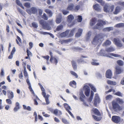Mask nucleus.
I'll return each instance as SVG.
<instances>
[{"instance_id":"nucleus-4","label":"nucleus","mask_w":124,"mask_h":124,"mask_svg":"<svg viewBox=\"0 0 124 124\" xmlns=\"http://www.w3.org/2000/svg\"><path fill=\"white\" fill-rule=\"evenodd\" d=\"M98 23L93 28V29H98L100 30L101 27H102L104 25L106 24L105 22L101 19H99L98 20Z\"/></svg>"},{"instance_id":"nucleus-41","label":"nucleus","mask_w":124,"mask_h":124,"mask_svg":"<svg viewBox=\"0 0 124 124\" xmlns=\"http://www.w3.org/2000/svg\"><path fill=\"white\" fill-rule=\"evenodd\" d=\"M117 64L120 66H122L123 65L124 63L122 61L120 60H118L117 61Z\"/></svg>"},{"instance_id":"nucleus-58","label":"nucleus","mask_w":124,"mask_h":124,"mask_svg":"<svg viewBox=\"0 0 124 124\" xmlns=\"http://www.w3.org/2000/svg\"><path fill=\"white\" fill-rule=\"evenodd\" d=\"M10 99H7L6 100V102L8 104H11L12 103V101Z\"/></svg>"},{"instance_id":"nucleus-63","label":"nucleus","mask_w":124,"mask_h":124,"mask_svg":"<svg viewBox=\"0 0 124 124\" xmlns=\"http://www.w3.org/2000/svg\"><path fill=\"white\" fill-rule=\"evenodd\" d=\"M106 30L107 31H109L111 30H113V28L111 27H107L105 28Z\"/></svg>"},{"instance_id":"nucleus-40","label":"nucleus","mask_w":124,"mask_h":124,"mask_svg":"<svg viewBox=\"0 0 124 124\" xmlns=\"http://www.w3.org/2000/svg\"><path fill=\"white\" fill-rule=\"evenodd\" d=\"M16 2L17 4L20 6L23 9H24V7L23 6L22 4L20 3L19 0H16Z\"/></svg>"},{"instance_id":"nucleus-49","label":"nucleus","mask_w":124,"mask_h":124,"mask_svg":"<svg viewBox=\"0 0 124 124\" xmlns=\"http://www.w3.org/2000/svg\"><path fill=\"white\" fill-rule=\"evenodd\" d=\"M70 73L72 75L74 76L76 78H78V75L74 72L71 71H70Z\"/></svg>"},{"instance_id":"nucleus-8","label":"nucleus","mask_w":124,"mask_h":124,"mask_svg":"<svg viewBox=\"0 0 124 124\" xmlns=\"http://www.w3.org/2000/svg\"><path fill=\"white\" fill-rule=\"evenodd\" d=\"M111 120L114 123L118 124L120 122L121 118L119 116H112Z\"/></svg>"},{"instance_id":"nucleus-36","label":"nucleus","mask_w":124,"mask_h":124,"mask_svg":"<svg viewBox=\"0 0 124 124\" xmlns=\"http://www.w3.org/2000/svg\"><path fill=\"white\" fill-rule=\"evenodd\" d=\"M85 97V96L83 93H81L79 97L80 100L82 102L84 101V99Z\"/></svg>"},{"instance_id":"nucleus-29","label":"nucleus","mask_w":124,"mask_h":124,"mask_svg":"<svg viewBox=\"0 0 124 124\" xmlns=\"http://www.w3.org/2000/svg\"><path fill=\"white\" fill-rule=\"evenodd\" d=\"M94 93L93 91H91V92L90 96L89 98L88 99V101L91 102L92 101L94 95Z\"/></svg>"},{"instance_id":"nucleus-60","label":"nucleus","mask_w":124,"mask_h":124,"mask_svg":"<svg viewBox=\"0 0 124 124\" xmlns=\"http://www.w3.org/2000/svg\"><path fill=\"white\" fill-rule=\"evenodd\" d=\"M91 64L95 66H97L99 65V63L98 62H96L95 61L93 62H91Z\"/></svg>"},{"instance_id":"nucleus-42","label":"nucleus","mask_w":124,"mask_h":124,"mask_svg":"<svg viewBox=\"0 0 124 124\" xmlns=\"http://www.w3.org/2000/svg\"><path fill=\"white\" fill-rule=\"evenodd\" d=\"M63 27V26L62 24H60L57 26L56 29V30L57 31L61 30H62Z\"/></svg>"},{"instance_id":"nucleus-13","label":"nucleus","mask_w":124,"mask_h":124,"mask_svg":"<svg viewBox=\"0 0 124 124\" xmlns=\"http://www.w3.org/2000/svg\"><path fill=\"white\" fill-rule=\"evenodd\" d=\"M26 82L27 84L29 85L28 88L29 89L30 91L32 92V93H34V92L32 88L31 87V85L29 81L28 78L26 80Z\"/></svg>"},{"instance_id":"nucleus-54","label":"nucleus","mask_w":124,"mask_h":124,"mask_svg":"<svg viewBox=\"0 0 124 124\" xmlns=\"http://www.w3.org/2000/svg\"><path fill=\"white\" fill-rule=\"evenodd\" d=\"M115 94L119 96H122V94L121 93V92H117Z\"/></svg>"},{"instance_id":"nucleus-17","label":"nucleus","mask_w":124,"mask_h":124,"mask_svg":"<svg viewBox=\"0 0 124 124\" xmlns=\"http://www.w3.org/2000/svg\"><path fill=\"white\" fill-rule=\"evenodd\" d=\"M69 32V30H67L64 32H63L61 33L60 34V35L62 37H65L68 35Z\"/></svg>"},{"instance_id":"nucleus-31","label":"nucleus","mask_w":124,"mask_h":124,"mask_svg":"<svg viewBox=\"0 0 124 124\" xmlns=\"http://www.w3.org/2000/svg\"><path fill=\"white\" fill-rule=\"evenodd\" d=\"M58 58H56L55 57H53V59L52 60V62H50L52 63H54L55 65H57L58 63Z\"/></svg>"},{"instance_id":"nucleus-15","label":"nucleus","mask_w":124,"mask_h":124,"mask_svg":"<svg viewBox=\"0 0 124 124\" xmlns=\"http://www.w3.org/2000/svg\"><path fill=\"white\" fill-rule=\"evenodd\" d=\"M116 72L117 74H119L121 73L123 71V70L119 66H116L115 68Z\"/></svg>"},{"instance_id":"nucleus-61","label":"nucleus","mask_w":124,"mask_h":124,"mask_svg":"<svg viewBox=\"0 0 124 124\" xmlns=\"http://www.w3.org/2000/svg\"><path fill=\"white\" fill-rule=\"evenodd\" d=\"M49 96H47L46 97V98H45V100L46 102V103L47 104H48L49 103V101L48 98Z\"/></svg>"},{"instance_id":"nucleus-19","label":"nucleus","mask_w":124,"mask_h":124,"mask_svg":"<svg viewBox=\"0 0 124 124\" xmlns=\"http://www.w3.org/2000/svg\"><path fill=\"white\" fill-rule=\"evenodd\" d=\"M83 30L81 29H78V32L75 34L76 37H78L80 36L82 33Z\"/></svg>"},{"instance_id":"nucleus-24","label":"nucleus","mask_w":124,"mask_h":124,"mask_svg":"<svg viewBox=\"0 0 124 124\" xmlns=\"http://www.w3.org/2000/svg\"><path fill=\"white\" fill-rule=\"evenodd\" d=\"M97 21L96 19L95 18H93L91 20L90 25L92 26L95 24Z\"/></svg>"},{"instance_id":"nucleus-27","label":"nucleus","mask_w":124,"mask_h":124,"mask_svg":"<svg viewBox=\"0 0 124 124\" xmlns=\"http://www.w3.org/2000/svg\"><path fill=\"white\" fill-rule=\"evenodd\" d=\"M16 51V49L15 47H14L11 51L10 54L8 57V58L9 59H11L13 57V55L14 53Z\"/></svg>"},{"instance_id":"nucleus-55","label":"nucleus","mask_w":124,"mask_h":124,"mask_svg":"<svg viewBox=\"0 0 124 124\" xmlns=\"http://www.w3.org/2000/svg\"><path fill=\"white\" fill-rule=\"evenodd\" d=\"M38 85L39 86L41 91L42 92L45 91V89L44 88L43 86L41 85V84L40 83H39L38 84Z\"/></svg>"},{"instance_id":"nucleus-32","label":"nucleus","mask_w":124,"mask_h":124,"mask_svg":"<svg viewBox=\"0 0 124 124\" xmlns=\"http://www.w3.org/2000/svg\"><path fill=\"white\" fill-rule=\"evenodd\" d=\"M115 27L117 28H121L124 27V23H118L116 24Z\"/></svg>"},{"instance_id":"nucleus-21","label":"nucleus","mask_w":124,"mask_h":124,"mask_svg":"<svg viewBox=\"0 0 124 124\" xmlns=\"http://www.w3.org/2000/svg\"><path fill=\"white\" fill-rule=\"evenodd\" d=\"M109 6L105 5L103 8V10L104 12H109L110 11Z\"/></svg>"},{"instance_id":"nucleus-6","label":"nucleus","mask_w":124,"mask_h":124,"mask_svg":"<svg viewBox=\"0 0 124 124\" xmlns=\"http://www.w3.org/2000/svg\"><path fill=\"white\" fill-rule=\"evenodd\" d=\"M83 89L85 95L86 96H88L89 95L90 91L89 87L86 85H85L84 86Z\"/></svg>"},{"instance_id":"nucleus-34","label":"nucleus","mask_w":124,"mask_h":124,"mask_svg":"<svg viewBox=\"0 0 124 124\" xmlns=\"http://www.w3.org/2000/svg\"><path fill=\"white\" fill-rule=\"evenodd\" d=\"M74 7L73 4L72 3L69 5L67 7V9L69 10H72L73 9Z\"/></svg>"},{"instance_id":"nucleus-44","label":"nucleus","mask_w":124,"mask_h":124,"mask_svg":"<svg viewBox=\"0 0 124 124\" xmlns=\"http://www.w3.org/2000/svg\"><path fill=\"white\" fill-rule=\"evenodd\" d=\"M43 57L44 58L46 59L47 61L46 63L47 64H49V62H48V60L50 57L48 55H47L46 56H43Z\"/></svg>"},{"instance_id":"nucleus-57","label":"nucleus","mask_w":124,"mask_h":124,"mask_svg":"<svg viewBox=\"0 0 124 124\" xmlns=\"http://www.w3.org/2000/svg\"><path fill=\"white\" fill-rule=\"evenodd\" d=\"M112 95H107L105 98L106 99V100H108L109 99H111L112 97Z\"/></svg>"},{"instance_id":"nucleus-18","label":"nucleus","mask_w":124,"mask_h":124,"mask_svg":"<svg viewBox=\"0 0 124 124\" xmlns=\"http://www.w3.org/2000/svg\"><path fill=\"white\" fill-rule=\"evenodd\" d=\"M53 113L56 116H60L62 114L61 112L60 111L58 110L57 109L54 110Z\"/></svg>"},{"instance_id":"nucleus-53","label":"nucleus","mask_w":124,"mask_h":124,"mask_svg":"<svg viewBox=\"0 0 124 124\" xmlns=\"http://www.w3.org/2000/svg\"><path fill=\"white\" fill-rule=\"evenodd\" d=\"M89 86L90 87L91 89L94 92H96V90L95 88L92 85L90 84L89 85Z\"/></svg>"},{"instance_id":"nucleus-38","label":"nucleus","mask_w":124,"mask_h":124,"mask_svg":"<svg viewBox=\"0 0 124 124\" xmlns=\"http://www.w3.org/2000/svg\"><path fill=\"white\" fill-rule=\"evenodd\" d=\"M76 30V28L73 29L70 31L69 35V37H71L73 36V34Z\"/></svg>"},{"instance_id":"nucleus-35","label":"nucleus","mask_w":124,"mask_h":124,"mask_svg":"<svg viewBox=\"0 0 124 124\" xmlns=\"http://www.w3.org/2000/svg\"><path fill=\"white\" fill-rule=\"evenodd\" d=\"M41 17L45 21L47 20L48 19V16L45 13H43V15L41 16Z\"/></svg>"},{"instance_id":"nucleus-12","label":"nucleus","mask_w":124,"mask_h":124,"mask_svg":"<svg viewBox=\"0 0 124 124\" xmlns=\"http://www.w3.org/2000/svg\"><path fill=\"white\" fill-rule=\"evenodd\" d=\"M93 8L94 9L97 11H100L101 9L99 5L98 4H95L93 5Z\"/></svg>"},{"instance_id":"nucleus-33","label":"nucleus","mask_w":124,"mask_h":124,"mask_svg":"<svg viewBox=\"0 0 124 124\" xmlns=\"http://www.w3.org/2000/svg\"><path fill=\"white\" fill-rule=\"evenodd\" d=\"M64 106L66 110L67 111L71 109L70 107L67 103H65L64 104Z\"/></svg>"},{"instance_id":"nucleus-56","label":"nucleus","mask_w":124,"mask_h":124,"mask_svg":"<svg viewBox=\"0 0 124 124\" xmlns=\"http://www.w3.org/2000/svg\"><path fill=\"white\" fill-rule=\"evenodd\" d=\"M78 18L77 19V20L78 21L80 22H81L82 20V16H78Z\"/></svg>"},{"instance_id":"nucleus-22","label":"nucleus","mask_w":124,"mask_h":124,"mask_svg":"<svg viewBox=\"0 0 124 124\" xmlns=\"http://www.w3.org/2000/svg\"><path fill=\"white\" fill-rule=\"evenodd\" d=\"M16 106L15 107L14 110L15 112H16L20 109L19 104L18 102H16Z\"/></svg>"},{"instance_id":"nucleus-1","label":"nucleus","mask_w":124,"mask_h":124,"mask_svg":"<svg viewBox=\"0 0 124 124\" xmlns=\"http://www.w3.org/2000/svg\"><path fill=\"white\" fill-rule=\"evenodd\" d=\"M116 101H113L112 102V108L115 111L117 112L123 110L124 109L123 106H120L119 104L122 105L124 103V101L122 99L119 98H116Z\"/></svg>"},{"instance_id":"nucleus-2","label":"nucleus","mask_w":124,"mask_h":124,"mask_svg":"<svg viewBox=\"0 0 124 124\" xmlns=\"http://www.w3.org/2000/svg\"><path fill=\"white\" fill-rule=\"evenodd\" d=\"M39 23L41 25L43 29L47 30H49L51 29L50 25H53V21L52 20H49L47 22L43 20H40L39 21Z\"/></svg>"},{"instance_id":"nucleus-10","label":"nucleus","mask_w":124,"mask_h":124,"mask_svg":"<svg viewBox=\"0 0 124 124\" xmlns=\"http://www.w3.org/2000/svg\"><path fill=\"white\" fill-rule=\"evenodd\" d=\"M112 76V73L111 70L108 69L106 71V76L107 78H111Z\"/></svg>"},{"instance_id":"nucleus-14","label":"nucleus","mask_w":124,"mask_h":124,"mask_svg":"<svg viewBox=\"0 0 124 124\" xmlns=\"http://www.w3.org/2000/svg\"><path fill=\"white\" fill-rule=\"evenodd\" d=\"M44 11L48 15L49 17H51L52 16L53 13L52 11L49 9H45Z\"/></svg>"},{"instance_id":"nucleus-64","label":"nucleus","mask_w":124,"mask_h":124,"mask_svg":"<svg viewBox=\"0 0 124 124\" xmlns=\"http://www.w3.org/2000/svg\"><path fill=\"white\" fill-rule=\"evenodd\" d=\"M26 52L27 53V55L28 56H29L30 55L32 54L31 52L29 51V50L28 49H27L26 50Z\"/></svg>"},{"instance_id":"nucleus-3","label":"nucleus","mask_w":124,"mask_h":124,"mask_svg":"<svg viewBox=\"0 0 124 124\" xmlns=\"http://www.w3.org/2000/svg\"><path fill=\"white\" fill-rule=\"evenodd\" d=\"M103 36L101 33L99 34L96 35L94 38L92 43L95 45L98 43L100 45L101 44L103 40Z\"/></svg>"},{"instance_id":"nucleus-20","label":"nucleus","mask_w":124,"mask_h":124,"mask_svg":"<svg viewBox=\"0 0 124 124\" xmlns=\"http://www.w3.org/2000/svg\"><path fill=\"white\" fill-rule=\"evenodd\" d=\"M67 17V20L69 23H70L74 18V16L72 15H70L68 16Z\"/></svg>"},{"instance_id":"nucleus-45","label":"nucleus","mask_w":124,"mask_h":124,"mask_svg":"<svg viewBox=\"0 0 124 124\" xmlns=\"http://www.w3.org/2000/svg\"><path fill=\"white\" fill-rule=\"evenodd\" d=\"M31 25L34 28H37L38 27L37 23L35 22H32Z\"/></svg>"},{"instance_id":"nucleus-30","label":"nucleus","mask_w":124,"mask_h":124,"mask_svg":"<svg viewBox=\"0 0 124 124\" xmlns=\"http://www.w3.org/2000/svg\"><path fill=\"white\" fill-rule=\"evenodd\" d=\"M107 83L109 85H116V82L111 81L110 80H108L107 81Z\"/></svg>"},{"instance_id":"nucleus-39","label":"nucleus","mask_w":124,"mask_h":124,"mask_svg":"<svg viewBox=\"0 0 124 124\" xmlns=\"http://www.w3.org/2000/svg\"><path fill=\"white\" fill-rule=\"evenodd\" d=\"M69 85L70 86L73 87V85L76 86L77 84L76 82L74 80L71 81L69 83Z\"/></svg>"},{"instance_id":"nucleus-7","label":"nucleus","mask_w":124,"mask_h":124,"mask_svg":"<svg viewBox=\"0 0 124 124\" xmlns=\"http://www.w3.org/2000/svg\"><path fill=\"white\" fill-rule=\"evenodd\" d=\"M113 42L118 47H121L123 46V45L121 43L120 40L118 38H114Z\"/></svg>"},{"instance_id":"nucleus-47","label":"nucleus","mask_w":124,"mask_h":124,"mask_svg":"<svg viewBox=\"0 0 124 124\" xmlns=\"http://www.w3.org/2000/svg\"><path fill=\"white\" fill-rule=\"evenodd\" d=\"M109 55L116 57H121V56L119 55L112 53L110 54Z\"/></svg>"},{"instance_id":"nucleus-11","label":"nucleus","mask_w":124,"mask_h":124,"mask_svg":"<svg viewBox=\"0 0 124 124\" xmlns=\"http://www.w3.org/2000/svg\"><path fill=\"white\" fill-rule=\"evenodd\" d=\"M7 96L8 99H12L14 97V93L13 92L9 90L7 91Z\"/></svg>"},{"instance_id":"nucleus-9","label":"nucleus","mask_w":124,"mask_h":124,"mask_svg":"<svg viewBox=\"0 0 124 124\" xmlns=\"http://www.w3.org/2000/svg\"><path fill=\"white\" fill-rule=\"evenodd\" d=\"M37 11V9L35 7H32L30 9H27L26 10V11L29 14L32 13L33 14L36 13Z\"/></svg>"},{"instance_id":"nucleus-59","label":"nucleus","mask_w":124,"mask_h":124,"mask_svg":"<svg viewBox=\"0 0 124 124\" xmlns=\"http://www.w3.org/2000/svg\"><path fill=\"white\" fill-rule=\"evenodd\" d=\"M118 4L124 7V2L120 1L118 2Z\"/></svg>"},{"instance_id":"nucleus-46","label":"nucleus","mask_w":124,"mask_h":124,"mask_svg":"<svg viewBox=\"0 0 124 124\" xmlns=\"http://www.w3.org/2000/svg\"><path fill=\"white\" fill-rule=\"evenodd\" d=\"M24 6L26 8H30L31 7V4L29 2H26L24 4Z\"/></svg>"},{"instance_id":"nucleus-26","label":"nucleus","mask_w":124,"mask_h":124,"mask_svg":"<svg viewBox=\"0 0 124 124\" xmlns=\"http://www.w3.org/2000/svg\"><path fill=\"white\" fill-rule=\"evenodd\" d=\"M115 50V49L114 48L111 46L105 49V51L108 52H113Z\"/></svg>"},{"instance_id":"nucleus-25","label":"nucleus","mask_w":124,"mask_h":124,"mask_svg":"<svg viewBox=\"0 0 124 124\" xmlns=\"http://www.w3.org/2000/svg\"><path fill=\"white\" fill-rule=\"evenodd\" d=\"M120 7L119 6H117L116 7L115 11L114 12V14H117L120 12Z\"/></svg>"},{"instance_id":"nucleus-23","label":"nucleus","mask_w":124,"mask_h":124,"mask_svg":"<svg viewBox=\"0 0 124 124\" xmlns=\"http://www.w3.org/2000/svg\"><path fill=\"white\" fill-rule=\"evenodd\" d=\"M71 64L73 69L75 70L77 69V65L76 62L74 61H72L71 62Z\"/></svg>"},{"instance_id":"nucleus-37","label":"nucleus","mask_w":124,"mask_h":124,"mask_svg":"<svg viewBox=\"0 0 124 124\" xmlns=\"http://www.w3.org/2000/svg\"><path fill=\"white\" fill-rule=\"evenodd\" d=\"M92 117L95 120L97 121H100L101 118V117H98L94 115H93Z\"/></svg>"},{"instance_id":"nucleus-5","label":"nucleus","mask_w":124,"mask_h":124,"mask_svg":"<svg viewBox=\"0 0 124 124\" xmlns=\"http://www.w3.org/2000/svg\"><path fill=\"white\" fill-rule=\"evenodd\" d=\"M100 102V99L99 96L98 94L96 93L95 94V97L93 101V105L95 107H97V104Z\"/></svg>"},{"instance_id":"nucleus-28","label":"nucleus","mask_w":124,"mask_h":124,"mask_svg":"<svg viewBox=\"0 0 124 124\" xmlns=\"http://www.w3.org/2000/svg\"><path fill=\"white\" fill-rule=\"evenodd\" d=\"M62 18V16H58L56 20V23H60L61 22Z\"/></svg>"},{"instance_id":"nucleus-52","label":"nucleus","mask_w":124,"mask_h":124,"mask_svg":"<svg viewBox=\"0 0 124 124\" xmlns=\"http://www.w3.org/2000/svg\"><path fill=\"white\" fill-rule=\"evenodd\" d=\"M33 116H35V122H37V114L35 112H34Z\"/></svg>"},{"instance_id":"nucleus-62","label":"nucleus","mask_w":124,"mask_h":124,"mask_svg":"<svg viewBox=\"0 0 124 124\" xmlns=\"http://www.w3.org/2000/svg\"><path fill=\"white\" fill-rule=\"evenodd\" d=\"M110 11L112 12L114 8V6L112 5L111 6H109Z\"/></svg>"},{"instance_id":"nucleus-51","label":"nucleus","mask_w":124,"mask_h":124,"mask_svg":"<svg viewBox=\"0 0 124 124\" xmlns=\"http://www.w3.org/2000/svg\"><path fill=\"white\" fill-rule=\"evenodd\" d=\"M49 54L50 56V62H52V60L53 59V57H53V56L52 53L50 51H49Z\"/></svg>"},{"instance_id":"nucleus-43","label":"nucleus","mask_w":124,"mask_h":124,"mask_svg":"<svg viewBox=\"0 0 124 124\" xmlns=\"http://www.w3.org/2000/svg\"><path fill=\"white\" fill-rule=\"evenodd\" d=\"M72 40V39H68L66 40H62L61 41V43L62 44L63 43H68L69 42L71 41Z\"/></svg>"},{"instance_id":"nucleus-16","label":"nucleus","mask_w":124,"mask_h":124,"mask_svg":"<svg viewBox=\"0 0 124 124\" xmlns=\"http://www.w3.org/2000/svg\"><path fill=\"white\" fill-rule=\"evenodd\" d=\"M92 110L94 114L98 116H101V114L99 110L96 108H93Z\"/></svg>"},{"instance_id":"nucleus-48","label":"nucleus","mask_w":124,"mask_h":124,"mask_svg":"<svg viewBox=\"0 0 124 124\" xmlns=\"http://www.w3.org/2000/svg\"><path fill=\"white\" fill-rule=\"evenodd\" d=\"M62 122L65 124H69L68 121L65 119L62 118Z\"/></svg>"},{"instance_id":"nucleus-50","label":"nucleus","mask_w":124,"mask_h":124,"mask_svg":"<svg viewBox=\"0 0 124 124\" xmlns=\"http://www.w3.org/2000/svg\"><path fill=\"white\" fill-rule=\"evenodd\" d=\"M111 44V42L108 40H107L104 43V44L105 45H109Z\"/></svg>"}]
</instances>
